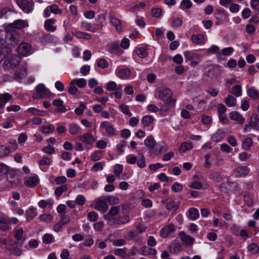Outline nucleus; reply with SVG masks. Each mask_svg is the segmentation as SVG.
I'll use <instances>...</instances> for the list:
<instances>
[{"label":"nucleus","instance_id":"37998d69","mask_svg":"<svg viewBox=\"0 0 259 259\" xmlns=\"http://www.w3.org/2000/svg\"><path fill=\"white\" fill-rule=\"evenodd\" d=\"M21 246H19L18 242H15V244H12V250L13 251V253L17 256H20L22 251L21 249Z\"/></svg>","mask_w":259,"mask_h":259},{"label":"nucleus","instance_id":"bb28decb","mask_svg":"<svg viewBox=\"0 0 259 259\" xmlns=\"http://www.w3.org/2000/svg\"><path fill=\"white\" fill-rule=\"evenodd\" d=\"M252 128L256 130H259V116L257 114H253L250 119Z\"/></svg>","mask_w":259,"mask_h":259},{"label":"nucleus","instance_id":"ddd939ff","mask_svg":"<svg viewBox=\"0 0 259 259\" xmlns=\"http://www.w3.org/2000/svg\"><path fill=\"white\" fill-rule=\"evenodd\" d=\"M79 140L88 145H92L95 141V138L90 133H86L79 137Z\"/></svg>","mask_w":259,"mask_h":259},{"label":"nucleus","instance_id":"20e7f679","mask_svg":"<svg viewBox=\"0 0 259 259\" xmlns=\"http://www.w3.org/2000/svg\"><path fill=\"white\" fill-rule=\"evenodd\" d=\"M20 60V58L17 55H12L5 60L4 66L7 69H13L18 66Z\"/></svg>","mask_w":259,"mask_h":259},{"label":"nucleus","instance_id":"4c0bfd02","mask_svg":"<svg viewBox=\"0 0 259 259\" xmlns=\"http://www.w3.org/2000/svg\"><path fill=\"white\" fill-rule=\"evenodd\" d=\"M248 95L253 98L257 100L259 99V92L253 88H250L247 91Z\"/></svg>","mask_w":259,"mask_h":259},{"label":"nucleus","instance_id":"7c9ffc66","mask_svg":"<svg viewBox=\"0 0 259 259\" xmlns=\"http://www.w3.org/2000/svg\"><path fill=\"white\" fill-rule=\"evenodd\" d=\"M170 252L177 253L181 250V245L180 243L172 242L169 247Z\"/></svg>","mask_w":259,"mask_h":259},{"label":"nucleus","instance_id":"a878e982","mask_svg":"<svg viewBox=\"0 0 259 259\" xmlns=\"http://www.w3.org/2000/svg\"><path fill=\"white\" fill-rule=\"evenodd\" d=\"M215 17L217 19L221 21H224L227 18L228 15L224 9H218L214 14Z\"/></svg>","mask_w":259,"mask_h":259},{"label":"nucleus","instance_id":"774afa93","mask_svg":"<svg viewBox=\"0 0 259 259\" xmlns=\"http://www.w3.org/2000/svg\"><path fill=\"white\" fill-rule=\"evenodd\" d=\"M98 214L94 211H91L88 214V218L91 222H95L98 219Z\"/></svg>","mask_w":259,"mask_h":259},{"label":"nucleus","instance_id":"e433bc0d","mask_svg":"<svg viewBox=\"0 0 259 259\" xmlns=\"http://www.w3.org/2000/svg\"><path fill=\"white\" fill-rule=\"evenodd\" d=\"M137 163L140 168H144L146 166L145 158L143 154L141 153L138 154Z\"/></svg>","mask_w":259,"mask_h":259},{"label":"nucleus","instance_id":"e2e57ef3","mask_svg":"<svg viewBox=\"0 0 259 259\" xmlns=\"http://www.w3.org/2000/svg\"><path fill=\"white\" fill-rule=\"evenodd\" d=\"M110 51L112 53L119 54L120 53V49L118 44L115 43L112 44L110 47Z\"/></svg>","mask_w":259,"mask_h":259},{"label":"nucleus","instance_id":"79ce46f5","mask_svg":"<svg viewBox=\"0 0 259 259\" xmlns=\"http://www.w3.org/2000/svg\"><path fill=\"white\" fill-rule=\"evenodd\" d=\"M68 130L71 135H74L79 133L80 127L75 123H71L69 125Z\"/></svg>","mask_w":259,"mask_h":259},{"label":"nucleus","instance_id":"c03bdc74","mask_svg":"<svg viewBox=\"0 0 259 259\" xmlns=\"http://www.w3.org/2000/svg\"><path fill=\"white\" fill-rule=\"evenodd\" d=\"M154 121V118L152 116L150 115H146L144 116L142 120V123L145 126H148L149 124L152 123Z\"/></svg>","mask_w":259,"mask_h":259},{"label":"nucleus","instance_id":"c756f323","mask_svg":"<svg viewBox=\"0 0 259 259\" xmlns=\"http://www.w3.org/2000/svg\"><path fill=\"white\" fill-rule=\"evenodd\" d=\"M110 22L115 27L117 31H121L122 30V26L120 20L112 16L110 17Z\"/></svg>","mask_w":259,"mask_h":259},{"label":"nucleus","instance_id":"4468645a","mask_svg":"<svg viewBox=\"0 0 259 259\" xmlns=\"http://www.w3.org/2000/svg\"><path fill=\"white\" fill-rule=\"evenodd\" d=\"M180 237L183 243L187 246H191L193 244L194 238L187 235L184 232L182 231L180 233Z\"/></svg>","mask_w":259,"mask_h":259},{"label":"nucleus","instance_id":"aec40b11","mask_svg":"<svg viewBox=\"0 0 259 259\" xmlns=\"http://www.w3.org/2000/svg\"><path fill=\"white\" fill-rule=\"evenodd\" d=\"M38 183V179L37 177H30L24 181L25 185L28 187H34Z\"/></svg>","mask_w":259,"mask_h":259},{"label":"nucleus","instance_id":"f704fd0d","mask_svg":"<svg viewBox=\"0 0 259 259\" xmlns=\"http://www.w3.org/2000/svg\"><path fill=\"white\" fill-rule=\"evenodd\" d=\"M230 93L236 97H240L242 94V89L240 85H236L233 87L230 91Z\"/></svg>","mask_w":259,"mask_h":259},{"label":"nucleus","instance_id":"3c124183","mask_svg":"<svg viewBox=\"0 0 259 259\" xmlns=\"http://www.w3.org/2000/svg\"><path fill=\"white\" fill-rule=\"evenodd\" d=\"M10 153V149L5 146H0V157H4L8 156Z\"/></svg>","mask_w":259,"mask_h":259},{"label":"nucleus","instance_id":"2eb2a0df","mask_svg":"<svg viewBox=\"0 0 259 259\" xmlns=\"http://www.w3.org/2000/svg\"><path fill=\"white\" fill-rule=\"evenodd\" d=\"M12 99L13 96L8 93H0V108L4 107L5 105Z\"/></svg>","mask_w":259,"mask_h":259},{"label":"nucleus","instance_id":"cd10ccee","mask_svg":"<svg viewBox=\"0 0 259 259\" xmlns=\"http://www.w3.org/2000/svg\"><path fill=\"white\" fill-rule=\"evenodd\" d=\"M55 20L52 19H47L45 22V26L46 29L49 31H54L56 30V26H54Z\"/></svg>","mask_w":259,"mask_h":259},{"label":"nucleus","instance_id":"8fccbe9b","mask_svg":"<svg viewBox=\"0 0 259 259\" xmlns=\"http://www.w3.org/2000/svg\"><path fill=\"white\" fill-rule=\"evenodd\" d=\"M27 111L33 115H36L38 116H43L45 113V112L44 111H41L32 107L28 108L27 109Z\"/></svg>","mask_w":259,"mask_h":259},{"label":"nucleus","instance_id":"b1692460","mask_svg":"<svg viewBox=\"0 0 259 259\" xmlns=\"http://www.w3.org/2000/svg\"><path fill=\"white\" fill-rule=\"evenodd\" d=\"M155 141L152 136H148L144 141V145L152 152L155 146Z\"/></svg>","mask_w":259,"mask_h":259},{"label":"nucleus","instance_id":"f03ea898","mask_svg":"<svg viewBox=\"0 0 259 259\" xmlns=\"http://www.w3.org/2000/svg\"><path fill=\"white\" fill-rule=\"evenodd\" d=\"M107 201L105 196H101L95 199L91 204V206L95 209L100 211L101 213L106 212L108 209V206L107 203Z\"/></svg>","mask_w":259,"mask_h":259},{"label":"nucleus","instance_id":"bf43d9fd","mask_svg":"<svg viewBox=\"0 0 259 259\" xmlns=\"http://www.w3.org/2000/svg\"><path fill=\"white\" fill-rule=\"evenodd\" d=\"M162 13V9L159 8H153L151 10V14L152 16L155 18H159Z\"/></svg>","mask_w":259,"mask_h":259},{"label":"nucleus","instance_id":"69168bd1","mask_svg":"<svg viewBox=\"0 0 259 259\" xmlns=\"http://www.w3.org/2000/svg\"><path fill=\"white\" fill-rule=\"evenodd\" d=\"M183 186L178 182L175 183L171 186V190L175 192H179L182 191Z\"/></svg>","mask_w":259,"mask_h":259},{"label":"nucleus","instance_id":"6e6552de","mask_svg":"<svg viewBox=\"0 0 259 259\" xmlns=\"http://www.w3.org/2000/svg\"><path fill=\"white\" fill-rule=\"evenodd\" d=\"M31 46L27 42H22L19 45L17 51L19 55L26 56L30 54Z\"/></svg>","mask_w":259,"mask_h":259},{"label":"nucleus","instance_id":"72a5a7b5","mask_svg":"<svg viewBox=\"0 0 259 259\" xmlns=\"http://www.w3.org/2000/svg\"><path fill=\"white\" fill-rule=\"evenodd\" d=\"M55 130V126L52 124L44 125L41 127V132L45 134L52 133Z\"/></svg>","mask_w":259,"mask_h":259},{"label":"nucleus","instance_id":"052dcab7","mask_svg":"<svg viewBox=\"0 0 259 259\" xmlns=\"http://www.w3.org/2000/svg\"><path fill=\"white\" fill-rule=\"evenodd\" d=\"M123 171V166L121 164H116L114 166V174L118 177Z\"/></svg>","mask_w":259,"mask_h":259},{"label":"nucleus","instance_id":"f3484780","mask_svg":"<svg viewBox=\"0 0 259 259\" xmlns=\"http://www.w3.org/2000/svg\"><path fill=\"white\" fill-rule=\"evenodd\" d=\"M175 230L174 225L170 224L162 228L160 231V236L162 238H166L168 234Z\"/></svg>","mask_w":259,"mask_h":259},{"label":"nucleus","instance_id":"9b49d317","mask_svg":"<svg viewBox=\"0 0 259 259\" xmlns=\"http://www.w3.org/2000/svg\"><path fill=\"white\" fill-rule=\"evenodd\" d=\"M24 231L22 228L18 229L15 231L14 238L16 242H18L19 246H22L25 240V238L23 237Z\"/></svg>","mask_w":259,"mask_h":259},{"label":"nucleus","instance_id":"423d86ee","mask_svg":"<svg viewBox=\"0 0 259 259\" xmlns=\"http://www.w3.org/2000/svg\"><path fill=\"white\" fill-rule=\"evenodd\" d=\"M54 14H61L62 13V10L56 5L53 4L48 6L44 11V16L49 17L51 16V13Z\"/></svg>","mask_w":259,"mask_h":259},{"label":"nucleus","instance_id":"2f4dec72","mask_svg":"<svg viewBox=\"0 0 259 259\" xmlns=\"http://www.w3.org/2000/svg\"><path fill=\"white\" fill-rule=\"evenodd\" d=\"M37 215V211L35 208H30L25 212V217L27 220L30 221L32 220Z\"/></svg>","mask_w":259,"mask_h":259},{"label":"nucleus","instance_id":"dca6fc26","mask_svg":"<svg viewBox=\"0 0 259 259\" xmlns=\"http://www.w3.org/2000/svg\"><path fill=\"white\" fill-rule=\"evenodd\" d=\"M131 74V70L128 68H118L116 70V75L122 79L127 78Z\"/></svg>","mask_w":259,"mask_h":259},{"label":"nucleus","instance_id":"c9c22d12","mask_svg":"<svg viewBox=\"0 0 259 259\" xmlns=\"http://www.w3.org/2000/svg\"><path fill=\"white\" fill-rule=\"evenodd\" d=\"M71 84H75L79 88H84L87 84V81L84 78L74 79L71 81Z\"/></svg>","mask_w":259,"mask_h":259},{"label":"nucleus","instance_id":"0eeeda50","mask_svg":"<svg viewBox=\"0 0 259 259\" xmlns=\"http://www.w3.org/2000/svg\"><path fill=\"white\" fill-rule=\"evenodd\" d=\"M101 129H105L109 136L112 137L115 135V129L113 125L108 121L102 122L100 126Z\"/></svg>","mask_w":259,"mask_h":259},{"label":"nucleus","instance_id":"49530a36","mask_svg":"<svg viewBox=\"0 0 259 259\" xmlns=\"http://www.w3.org/2000/svg\"><path fill=\"white\" fill-rule=\"evenodd\" d=\"M116 224L123 225L130 222V218L129 215H125L123 217L116 218Z\"/></svg>","mask_w":259,"mask_h":259},{"label":"nucleus","instance_id":"a18cd8bd","mask_svg":"<svg viewBox=\"0 0 259 259\" xmlns=\"http://www.w3.org/2000/svg\"><path fill=\"white\" fill-rule=\"evenodd\" d=\"M252 140L250 138L245 139L242 144V147L244 150H249L252 145Z\"/></svg>","mask_w":259,"mask_h":259},{"label":"nucleus","instance_id":"5fc2aeb1","mask_svg":"<svg viewBox=\"0 0 259 259\" xmlns=\"http://www.w3.org/2000/svg\"><path fill=\"white\" fill-rule=\"evenodd\" d=\"M251 7L255 10L256 14H259V0H251Z\"/></svg>","mask_w":259,"mask_h":259},{"label":"nucleus","instance_id":"9d476101","mask_svg":"<svg viewBox=\"0 0 259 259\" xmlns=\"http://www.w3.org/2000/svg\"><path fill=\"white\" fill-rule=\"evenodd\" d=\"M28 26L27 22L22 19L16 20L14 21L13 23L9 24V27L19 30L25 27H27Z\"/></svg>","mask_w":259,"mask_h":259},{"label":"nucleus","instance_id":"13d9d810","mask_svg":"<svg viewBox=\"0 0 259 259\" xmlns=\"http://www.w3.org/2000/svg\"><path fill=\"white\" fill-rule=\"evenodd\" d=\"M146 227L144 226L142 224H139L135 229L136 234L138 235L142 234L146 231Z\"/></svg>","mask_w":259,"mask_h":259},{"label":"nucleus","instance_id":"4d7b16f0","mask_svg":"<svg viewBox=\"0 0 259 259\" xmlns=\"http://www.w3.org/2000/svg\"><path fill=\"white\" fill-rule=\"evenodd\" d=\"M126 146V142L124 141H122L118 144L117 146V154H120L124 151V147Z\"/></svg>","mask_w":259,"mask_h":259},{"label":"nucleus","instance_id":"864d4df0","mask_svg":"<svg viewBox=\"0 0 259 259\" xmlns=\"http://www.w3.org/2000/svg\"><path fill=\"white\" fill-rule=\"evenodd\" d=\"M39 220L44 222H50L53 220V217L49 214H42L39 217Z\"/></svg>","mask_w":259,"mask_h":259},{"label":"nucleus","instance_id":"7ed1b4c3","mask_svg":"<svg viewBox=\"0 0 259 259\" xmlns=\"http://www.w3.org/2000/svg\"><path fill=\"white\" fill-rule=\"evenodd\" d=\"M20 9L25 13H30L34 9L32 0H14Z\"/></svg>","mask_w":259,"mask_h":259},{"label":"nucleus","instance_id":"de8ad7c7","mask_svg":"<svg viewBox=\"0 0 259 259\" xmlns=\"http://www.w3.org/2000/svg\"><path fill=\"white\" fill-rule=\"evenodd\" d=\"M247 249L252 254H255L259 251V246L255 243H252L248 246Z\"/></svg>","mask_w":259,"mask_h":259},{"label":"nucleus","instance_id":"a211bd4d","mask_svg":"<svg viewBox=\"0 0 259 259\" xmlns=\"http://www.w3.org/2000/svg\"><path fill=\"white\" fill-rule=\"evenodd\" d=\"M249 169L247 166H239L237 167L234 172L237 177H243L248 175Z\"/></svg>","mask_w":259,"mask_h":259},{"label":"nucleus","instance_id":"412c9836","mask_svg":"<svg viewBox=\"0 0 259 259\" xmlns=\"http://www.w3.org/2000/svg\"><path fill=\"white\" fill-rule=\"evenodd\" d=\"M230 117L232 120H235L237 123L241 124H243L245 121L243 116L237 111L231 112Z\"/></svg>","mask_w":259,"mask_h":259},{"label":"nucleus","instance_id":"58836bf2","mask_svg":"<svg viewBox=\"0 0 259 259\" xmlns=\"http://www.w3.org/2000/svg\"><path fill=\"white\" fill-rule=\"evenodd\" d=\"M236 99L232 95H229L225 100V102L228 107H233L236 105Z\"/></svg>","mask_w":259,"mask_h":259},{"label":"nucleus","instance_id":"680f3d73","mask_svg":"<svg viewBox=\"0 0 259 259\" xmlns=\"http://www.w3.org/2000/svg\"><path fill=\"white\" fill-rule=\"evenodd\" d=\"M101 151H96L93 153L91 155V159L94 161H98L101 157Z\"/></svg>","mask_w":259,"mask_h":259},{"label":"nucleus","instance_id":"09e8293b","mask_svg":"<svg viewBox=\"0 0 259 259\" xmlns=\"http://www.w3.org/2000/svg\"><path fill=\"white\" fill-rule=\"evenodd\" d=\"M105 197L110 204L115 205L119 203V199L114 196H106Z\"/></svg>","mask_w":259,"mask_h":259},{"label":"nucleus","instance_id":"f257e3e1","mask_svg":"<svg viewBox=\"0 0 259 259\" xmlns=\"http://www.w3.org/2000/svg\"><path fill=\"white\" fill-rule=\"evenodd\" d=\"M172 93L168 89H163L159 91L158 94V98L162 100L164 104V106L160 107L161 111L167 112L169 109L175 106L176 100L171 98Z\"/></svg>","mask_w":259,"mask_h":259},{"label":"nucleus","instance_id":"393cba45","mask_svg":"<svg viewBox=\"0 0 259 259\" xmlns=\"http://www.w3.org/2000/svg\"><path fill=\"white\" fill-rule=\"evenodd\" d=\"M120 211V207L119 206H113L111 207L109 212L104 215V218H109V217H113L116 215Z\"/></svg>","mask_w":259,"mask_h":259},{"label":"nucleus","instance_id":"ea45409f","mask_svg":"<svg viewBox=\"0 0 259 259\" xmlns=\"http://www.w3.org/2000/svg\"><path fill=\"white\" fill-rule=\"evenodd\" d=\"M67 190V186L66 185H62L60 187L57 188L55 191V194L57 198L60 197L62 193Z\"/></svg>","mask_w":259,"mask_h":259},{"label":"nucleus","instance_id":"603ef678","mask_svg":"<svg viewBox=\"0 0 259 259\" xmlns=\"http://www.w3.org/2000/svg\"><path fill=\"white\" fill-rule=\"evenodd\" d=\"M182 24V18L181 17H175L172 18L171 25L175 27H179Z\"/></svg>","mask_w":259,"mask_h":259},{"label":"nucleus","instance_id":"6e6d98bb","mask_svg":"<svg viewBox=\"0 0 259 259\" xmlns=\"http://www.w3.org/2000/svg\"><path fill=\"white\" fill-rule=\"evenodd\" d=\"M153 249L150 247H147L146 246H143L141 249V253L142 255L146 256L152 254L151 251Z\"/></svg>","mask_w":259,"mask_h":259},{"label":"nucleus","instance_id":"c85d7f7f","mask_svg":"<svg viewBox=\"0 0 259 259\" xmlns=\"http://www.w3.org/2000/svg\"><path fill=\"white\" fill-rule=\"evenodd\" d=\"M193 145L190 142H184L180 146L179 151L180 153H185L187 151L193 149Z\"/></svg>","mask_w":259,"mask_h":259},{"label":"nucleus","instance_id":"338daca9","mask_svg":"<svg viewBox=\"0 0 259 259\" xmlns=\"http://www.w3.org/2000/svg\"><path fill=\"white\" fill-rule=\"evenodd\" d=\"M85 201V197L82 195H79L77 196L75 202L76 204L82 206L83 205Z\"/></svg>","mask_w":259,"mask_h":259},{"label":"nucleus","instance_id":"473e14b6","mask_svg":"<svg viewBox=\"0 0 259 259\" xmlns=\"http://www.w3.org/2000/svg\"><path fill=\"white\" fill-rule=\"evenodd\" d=\"M188 213L189 218L192 220H196L199 216L198 209L194 207L189 209Z\"/></svg>","mask_w":259,"mask_h":259},{"label":"nucleus","instance_id":"0e129e2a","mask_svg":"<svg viewBox=\"0 0 259 259\" xmlns=\"http://www.w3.org/2000/svg\"><path fill=\"white\" fill-rule=\"evenodd\" d=\"M85 108H86V106L85 105V104L82 103L79 105V107L76 108L75 109L74 112L76 114H77L78 115H81L83 114V111Z\"/></svg>","mask_w":259,"mask_h":259},{"label":"nucleus","instance_id":"a19ab883","mask_svg":"<svg viewBox=\"0 0 259 259\" xmlns=\"http://www.w3.org/2000/svg\"><path fill=\"white\" fill-rule=\"evenodd\" d=\"M179 207V204H176V202L173 200L167 201L165 204V207L167 210H177Z\"/></svg>","mask_w":259,"mask_h":259},{"label":"nucleus","instance_id":"6ab92c4d","mask_svg":"<svg viewBox=\"0 0 259 259\" xmlns=\"http://www.w3.org/2000/svg\"><path fill=\"white\" fill-rule=\"evenodd\" d=\"M192 41L197 45H200L204 42L205 36L202 33L193 34L191 36Z\"/></svg>","mask_w":259,"mask_h":259},{"label":"nucleus","instance_id":"f8f14e48","mask_svg":"<svg viewBox=\"0 0 259 259\" xmlns=\"http://www.w3.org/2000/svg\"><path fill=\"white\" fill-rule=\"evenodd\" d=\"M6 40L12 45H15L19 41L18 33H7Z\"/></svg>","mask_w":259,"mask_h":259},{"label":"nucleus","instance_id":"5701e85b","mask_svg":"<svg viewBox=\"0 0 259 259\" xmlns=\"http://www.w3.org/2000/svg\"><path fill=\"white\" fill-rule=\"evenodd\" d=\"M134 53L139 57L141 58H145L148 56L147 48L141 47L137 48L135 50Z\"/></svg>","mask_w":259,"mask_h":259},{"label":"nucleus","instance_id":"1a4fd4ad","mask_svg":"<svg viewBox=\"0 0 259 259\" xmlns=\"http://www.w3.org/2000/svg\"><path fill=\"white\" fill-rule=\"evenodd\" d=\"M167 145L164 142H162L161 143H156L152 152L155 155H158L162 152L167 151Z\"/></svg>","mask_w":259,"mask_h":259},{"label":"nucleus","instance_id":"4be33fe9","mask_svg":"<svg viewBox=\"0 0 259 259\" xmlns=\"http://www.w3.org/2000/svg\"><path fill=\"white\" fill-rule=\"evenodd\" d=\"M184 56L186 60L190 61L191 60H200V56L193 51H186L184 53Z\"/></svg>","mask_w":259,"mask_h":259},{"label":"nucleus","instance_id":"39448f33","mask_svg":"<svg viewBox=\"0 0 259 259\" xmlns=\"http://www.w3.org/2000/svg\"><path fill=\"white\" fill-rule=\"evenodd\" d=\"M36 92L37 93L36 98H48L51 94V92L43 84H39L36 87Z\"/></svg>","mask_w":259,"mask_h":259}]
</instances>
